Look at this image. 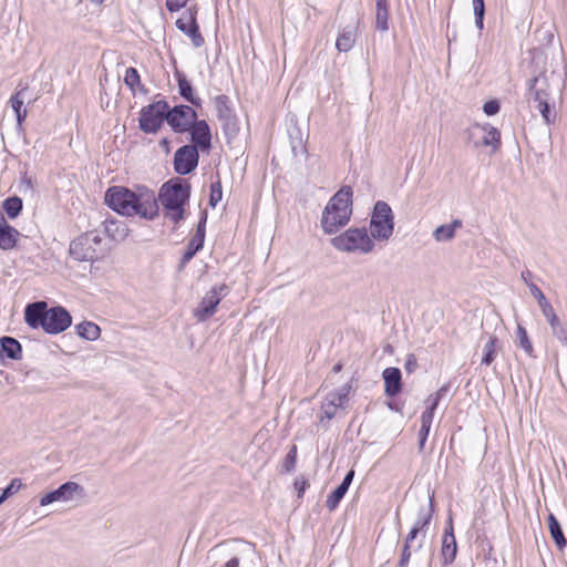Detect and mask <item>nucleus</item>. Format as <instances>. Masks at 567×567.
<instances>
[{
	"instance_id": "nucleus-22",
	"label": "nucleus",
	"mask_w": 567,
	"mask_h": 567,
	"mask_svg": "<svg viewBox=\"0 0 567 567\" xmlns=\"http://www.w3.org/2000/svg\"><path fill=\"white\" fill-rule=\"evenodd\" d=\"M20 233L10 226L3 215L0 214V249L11 250L17 246Z\"/></svg>"
},
{
	"instance_id": "nucleus-19",
	"label": "nucleus",
	"mask_w": 567,
	"mask_h": 567,
	"mask_svg": "<svg viewBox=\"0 0 567 567\" xmlns=\"http://www.w3.org/2000/svg\"><path fill=\"white\" fill-rule=\"evenodd\" d=\"M48 315V305L45 301H37L25 307L24 320L33 329L44 328Z\"/></svg>"
},
{
	"instance_id": "nucleus-40",
	"label": "nucleus",
	"mask_w": 567,
	"mask_h": 567,
	"mask_svg": "<svg viewBox=\"0 0 567 567\" xmlns=\"http://www.w3.org/2000/svg\"><path fill=\"white\" fill-rule=\"evenodd\" d=\"M223 198V188L220 181L210 184L209 205L214 208Z\"/></svg>"
},
{
	"instance_id": "nucleus-4",
	"label": "nucleus",
	"mask_w": 567,
	"mask_h": 567,
	"mask_svg": "<svg viewBox=\"0 0 567 567\" xmlns=\"http://www.w3.org/2000/svg\"><path fill=\"white\" fill-rule=\"evenodd\" d=\"M331 245L346 252L370 254L374 250L375 243L364 227L349 228L343 234L331 239Z\"/></svg>"
},
{
	"instance_id": "nucleus-48",
	"label": "nucleus",
	"mask_w": 567,
	"mask_h": 567,
	"mask_svg": "<svg viewBox=\"0 0 567 567\" xmlns=\"http://www.w3.org/2000/svg\"><path fill=\"white\" fill-rule=\"evenodd\" d=\"M483 110L488 116L495 115L499 111V103L496 100L488 101L484 104Z\"/></svg>"
},
{
	"instance_id": "nucleus-50",
	"label": "nucleus",
	"mask_w": 567,
	"mask_h": 567,
	"mask_svg": "<svg viewBox=\"0 0 567 567\" xmlns=\"http://www.w3.org/2000/svg\"><path fill=\"white\" fill-rule=\"evenodd\" d=\"M404 368H405V371L408 373H413L416 370V368H417V359H416L415 354L410 353L406 357Z\"/></svg>"
},
{
	"instance_id": "nucleus-20",
	"label": "nucleus",
	"mask_w": 567,
	"mask_h": 567,
	"mask_svg": "<svg viewBox=\"0 0 567 567\" xmlns=\"http://www.w3.org/2000/svg\"><path fill=\"white\" fill-rule=\"evenodd\" d=\"M456 554H457V545H456L455 536L453 533L452 518L450 517L449 526L446 527L444 535H443V539H442L441 555H442L443 565L444 566L451 565L455 560Z\"/></svg>"
},
{
	"instance_id": "nucleus-56",
	"label": "nucleus",
	"mask_w": 567,
	"mask_h": 567,
	"mask_svg": "<svg viewBox=\"0 0 567 567\" xmlns=\"http://www.w3.org/2000/svg\"><path fill=\"white\" fill-rule=\"evenodd\" d=\"M353 477H354V471L351 470L346 474L343 481L341 482V485L349 489Z\"/></svg>"
},
{
	"instance_id": "nucleus-10",
	"label": "nucleus",
	"mask_w": 567,
	"mask_h": 567,
	"mask_svg": "<svg viewBox=\"0 0 567 567\" xmlns=\"http://www.w3.org/2000/svg\"><path fill=\"white\" fill-rule=\"evenodd\" d=\"M228 286L225 284L214 286L202 299L198 307L194 310V316L198 321L204 322L216 311L223 297L228 292Z\"/></svg>"
},
{
	"instance_id": "nucleus-35",
	"label": "nucleus",
	"mask_w": 567,
	"mask_h": 567,
	"mask_svg": "<svg viewBox=\"0 0 567 567\" xmlns=\"http://www.w3.org/2000/svg\"><path fill=\"white\" fill-rule=\"evenodd\" d=\"M517 339H518V343H519V347L529 355V357H535L534 355V347H533V343L532 341L529 340V337L527 334V331L526 329L522 326V324H518L517 326Z\"/></svg>"
},
{
	"instance_id": "nucleus-61",
	"label": "nucleus",
	"mask_w": 567,
	"mask_h": 567,
	"mask_svg": "<svg viewBox=\"0 0 567 567\" xmlns=\"http://www.w3.org/2000/svg\"><path fill=\"white\" fill-rule=\"evenodd\" d=\"M93 3L101 4L104 0H91Z\"/></svg>"
},
{
	"instance_id": "nucleus-47",
	"label": "nucleus",
	"mask_w": 567,
	"mask_h": 567,
	"mask_svg": "<svg viewBox=\"0 0 567 567\" xmlns=\"http://www.w3.org/2000/svg\"><path fill=\"white\" fill-rule=\"evenodd\" d=\"M25 89L16 92V94H13L11 96V99H10V103H11V106H12L14 112L23 110L22 106H23L24 101H23V97H22V92Z\"/></svg>"
},
{
	"instance_id": "nucleus-11",
	"label": "nucleus",
	"mask_w": 567,
	"mask_h": 567,
	"mask_svg": "<svg viewBox=\"0 0 567 567\" xmlns=\"http://www.w3.org/2000/svg\"><path fill=\"white\" fill-rule=\"evenodd\" d=\"M351 384L347 383L336 391L329 392L321 403L320 422L331 420L337 415L339 409H343L348 402Z\"/></svg>"
},
{
	"instance_id": "nucleus-25",
	"label": "nucleus",
	"mask_w": 567,
	"mask_h": 567,
	"mask_svg": "<svg viewBox=\"0 0 567 567\" xmlns=\"http://www.w3.org/2000/svg\"><path fill=\"white\" fill-rule=\"evenodd\" d=\"M176 79L178 83V92L183 99L195 106H200L202 100L200 97L194 94V90L189 81L186 79L185 74L182 72H176Z\"/></svg>"
},
{
	"instance_id": "nucleus-52",
	"label": "nucleus",
	"mask_w": 567,
	"mask_h": 567,
	"mask_svg": "<svg viewBox=\"0 0 567 567\" xmlns=\"http://www.w3.org/2000/svg\"><path fill=\"white\" fill-rule=\"evenodd\" d=\"M431 427L421 426L419 431V449L422 451L424 449L427 435L430 433Z\"/></svg>"
},
{
	"instance_id": "nucleus-12",
	"label": "nucleus",
	"mask_w": 567,
	"mask_h": 567,
	"mask_svg": "<svg viewBox=\"0 0 567 567\" xmlns=\"http://www.w3.org/2000/svg\"><path fill=\"white\" fill-rule=\"evenodd\" d=\"M197 120L196 111L188 105H177L167 110L166 121L176 133L188 132Z\"/></svg>"
},
{
	"instance_id": "nucleus-21",
	"label": "nucleus",
	"mask_w": 567,
	"mask_h": 567,
	"mask_svg": "<svg viewBox=\"0 0 567 567\" xmlns=\"http://www.w3.org/2000/svg\"><path fill=\"white\" fill-rule=\"evenodd\" d=\"M254 551V545L249 542L236 539L228 545V554L233 557L225 564V567H239V560Z\"/></svg>"
},
{
	"instance_id": "nucleus-28",
	"label": "nucleus",
	"mask_w": 567,
	"mask_h": 567,
	"mask_svg": "<svg viewBox=\"0 0 567 567\" xmlns=\"http://www.w3.org/2000/svg\"><path fill=\"white\" fill-rule=\"evenodd\" d=\"M375 29L381 32L389 30V1L375 2Z\"/></svg>"
},
{
	"instance_id": "nucleus-15",
	"label": "nucleus",
	"mask_w": 567,
	"mask_h": 567,
	"mask_svg": "<svg viewBox=\"0 0 567 567\" xmlns=\"http://www.w3.org/2000/svg\"><path fill=\"white\" fill-rule=\"evenodd\" d=\"M206 221H207V212L203 210L200 213V218L196 228L195 235L189 240L187 248L181 259V264L178 269L182 270L190 260L199 251L205 241V234H206Z\"/></svg>"
},
{
	"instance_id": "nucleus-27",
	"label": "nucleus",
	"mask_w": 567,
	"mask_h": 567,
	"mask_svg": "<svg viewBox=\"0 0 567 567\" xmlns=\"http://www.w3.org/2000/svg\"><path fill=\"white\" fill-rule=\"evenodd\" d=\"M462 220L454 219L451 224H444L435 228L433 237L436 241H450L455 237L456 229L462 227Z\"/></svg>"
},
{
	"instance_id": "nucleus-58",
	"label": "nucleus",
	"mask_w": 567,
	"mask_h": 567,
	"mask_svg": "<svg viewBox=\"0 0 567 567\" xmlns=\"http://www.w3.org/2000/svg\"><path fill=\"white\" fill-rule=\"evenodd\" d=\"M14 113H16V117H17V122H18V124H19V125H21V124H22V122H23V121L25 120V117H27V110H25V109H23V110H21V111H17V112H14Z\"/></svg>"
},
{
	"instance_id": "nucleus-6",
	"label": "nucleus",
	"mask_w": 567,
	"mask_h": 567,
	"mask_svg": "<svg viewBox=\"0 0 567 567\" xmlns=\"http://www.w3.org/2000/svg\"><path fill=\"white\" fill-rule=\"evenodd\" d=\"M394 214L391 206L383 200H378L371 214L370 236L373 240L386 241L393 235Z\"/></svg>"
},
{
	"instance_id": "nucleus-43",
	"label": "nucleus",
	"mask_w": 567,
	"mask_h": 567,
	"mask_svg": "<svg viewBox=\"0 0 567 567\" xmlns=\"http://www.w3.org/2000/svg\"><path fill=\"white\" fill-rule=\"evenodd\" d=\"M21 487H22L21 480L13 478L11 481V483L3 489L2 494L0 495V499H2V503L10 496L14 495Z\"/></svg>"
},
{
	"instance_id": "nucleus-49",
	"label": "nucleus",
	"mask_w": 567,
	"mask_h": 567,
	"mask_svg": "<svg viewBox=\"0 0 567 567\" xmlns=\"http://www.w3.org/2000/svg\"><path fill=\"white\" fill-rule=\"evenodd\" d=\"M188 0H166V8L169 12L181 10L186 6Z\"/></svg>"
},
{
	"instance_id": "nucleus-14",
	"label": "nucleus",
	"mask_w": 567,
	"mask_h": 567,
	"mask_svg": "<svg viewBox=\"0 0 567 567\" xmlns=\"http://www.w3.org/2000/svg\"><path fill=\"white\" fill-rule=\"evenodd\" d=\"M72 324L70 312L61 307L48 309V315L43 330L49 334H58L65 331Z\"/></svg>"
},
{
	"instance_id": "nucleus-41",
	"label": "nucleus",
	"mask_w": 567,
	"mask_h": 567,
	"mask_svg": "<svg viewBox=\"0 0 567 567\" xmlns=\"http://www.w3.org/2000/svg\"><path fill=\"white\" fill-rule=\"evenodd\" d=\"M185 33L190 37L192 42L196 48H199L204 44V38L199 32V27L196 21H192V25H189L188 31Z\"/></svg>"
},
{
	"instance_id": "nucleus-59",
	"label": "nucleus",
	"mask_w": 567,
	"mask_h": 567,
	"mask_svg": "<svg viewBox=\"0 0 567 567\" xmlns=\"http://www.w3.org/2000/svg\"><path fill=\"white\" fill-rule=\"evenodd\" d=\"M475 25L478 30L484 28V14L475 16Z\"/></svg>"
},
{
	"instance_id": "nucleus-2",
	"label": "nucleus",
	"mask_w": 567,
	"mask_h": 567,
	"mask_svg": "<svg viewBox=\"0 0 567 567\" xmlns=\"http://www.w3.org/2000/svg\"><path fill=\"white\" fill-rule=\"evenodd\" d=\"M352 188L343 186L330 198L321 217V227L326 234H334L349 223L352 215Z\"/></svg>"
},
{
	"instance_id": "nucleus-54",
	"label": "nucleus",
	"mask_w": 567,
	"mask_h": 567,
	"mask_svg": "<svg viewBox=\"0 0 567 567\" xmlns=\"http://www.w3.org/2000/svg\"><path fill=\"white\" fill-rule=\"evenodd\" d=\"M449 391V385L447 384H444L442 385L433 396L430 398V400H432V402H436V405L439 404V401Z\"/></svg>"
},
{
	"instance_id": "nucleus-45",
	"label": "nucleus",
	"mask_w": 567,
	"mask_h": 567,
	"mask_svg": "<svg viewBox=\"0 0 567 567\" xmlns=\"http://www.w3.org/2000/svg\"><path fill=\"white\" fill-rule=\"evenodd\" d=\"M435 409L436 402H431L430 406L421 415V426L431 427Z\"/></svg>"
},
{
	"instance_id": "nucleus-26",
	"label": "nucleus",
	"mask_w": 567,
	"mask_h": 567,
	"mask_svg": "<svg viewBox=\"0 0 567 567\" xmlns=\"http://www.w3.org/2000/svg\"><path fill=\"white\" fill-rule=\"evenodd\" d=\"M355 25H347L344 27L336 41V48L339 52H348L350 51L355 42Z\"/></svg>"
},
{
	"instance_id": "nucleus-37",
	"label": "nucleus",
	"mask_w": 567,
	"mask_h": 567,
	"mask_svg": "<svg viewBox=\"0 0 567 567\" xmlns=\"http://www.w3.org/2000/svg\"><path fill=\"white\" fill-rule=\"evenodd\" d=\"M497 344V337L491 336L488 342L484 347V355L482 359L483 364L489 365L494 361Z\"/></svg>"
},
{
	"instance_id": "nucleus-62",
	"label": "nucleus",
	"mask_w": 567,
	"mask_h": 567,
	"mask_svg": "<svg viewBox=\"0 0 567 567\" xmlns=\"http://www.w3.org/2000/svg\"><path fill=\"white\" fill-rule=\"evenodd\" d=\"M2 504V499H0V505Z\"/></svg>"
},
{
	"instance_id": "nucleus-8",
	"label": "nucleus",
	"mask_w": 567,
	"mask_h": 567,
	"mask_svg": "<svg viewBox=\"0 0 567 567\" xmlns=\"http://www.w3.org/2000/svg\"><path fill=\"white\" fill-rule=\"evenodd\" d=\"M548 87L549 84L545 75L535 76L529 81L528 101L540 112L546 124H550L555 120V115L551 116Z\"/></svg>"
},
{
	"instance_id": "nucleus-13",
	"label": "nucleus",
	"mask_w": 567,
	"mask_h": 567,
	"mask_svg": "<svg viewBox=\"0 0 567 567\" xmlns=\"http://www.w3.org/2000/svg\"><path fill=\"white\" fill-rule=\"evenodd\" d=\"M199 154L194 145L179 147L174 155V169L179 175L192 173L198 165Z\"/></svg>"
},
{
	"instance_id": "nucleus-31",
	"label": "nucleus",
	"mask_w": 567,
	"mask_h": 567,
	"mask_svg": "<svg viewBox=\"0 0 567 567\" xmlns=\"http://www.w3.org/2000/svg\"><path fill=\"white\" fill-rule=\"evenodd\" d=\"M23 207L22 199L18 196H12L3 200L2 208L9 218L14 219L19 216Z\"/></svg>"
},
{
	"instance_id": "nucleus-32",
	"label": "nucleus",
	"mask_w": 567,
	"mask_h": 567,
	"mask_svg": "<svg viewBox=\"0 0 567 567\" xmlns=\"http://www.w3.org/2000/svg\"><path fill=\"white\" fill-rule=\"evenodd\" d=\"M221 122V128L226 137L229 140L234 138L239 132V124L236 115L226 116L219 120Z\"/></svg>"
},
{
	"instance_id": "nucleus-24",
	"label": "nucleus",
	"mask_w": 567,
	"mask_h": 567,
	"mask_svg": "<svg viewBox=\"0 0 567 567\" xmlns=\"http://www.w3.org/2000/svg\"><path fill=\"white\" fill-rule=\"evenodd\" d=\"M2 354L11 360H20L22 357L21 343L12 337H2L0 339V358Z\"/></svg>"
},
{
	"instance_id": "nucleus-34",
	"label": "nucleus",
	"mask_w": 567,
	"mask_h": 567,
	"mask_svg": "<svg viewBox=\"0 0 567 567\" xmlns=\"http://www.w3.org/2000/svg\"><path fill=\"white\" fill-rule=\"evenodd\" d=\"M548 323L550 326L553 334L563 343L567 344V323L560 321L558 316L551 318V320H549Z\"/></svg>"
},
{
	"instance_id": "nucleus-57",
	"label": "nucleus",
	"mask_w": 567,
	"mask_h": 567,
	"mask_svg": "<svg viewBox=\"0 0 567 567\" xmlns=\"http://www.w3.org/2000/svg\"><path fill=\"white\" fill-rule=\"evenodd\" d=\"M532 277H533V274L529 271V270H524L522 274H520V278L528 286V284H534L532 281Z\"/></svg>"
},
{
	"instance_id": "nucleus-55",
	"label": "nucleus",
	"mask_w": 567,
	"mask_h": 567,
	"mask_svg": "<svg viewBox=\"0 0 567 567\" xmlns=\"http://www.w3.org/2000/svg\"><path fill=\"white\" fill-rule=\"evenodd\" d=\"M295 486L298 491V497H302L305 491H306V487L308 486V482L306 480H297L295 482Z\"/></svg>"
},
{
	"instance_id": "nucleus-7",
	"label": "nucleus",
	"mask_w": 567,
	"mask_h": 567,
	"mask_svg": "<svg viewBox=\"0 0 567 567\" xmlns=\"http://www.w3.org/2000/svg\"><path fill=\"white\" fill-rule=\"evenodd\" d=\"M434 513V496L430 495L427 499V504L424 502L419 506L417 519L415 520L412 529L406 535L404 546L402 548L401 558L399 561L400 567L408 566L411 558V548L413 542L416 539L417 535L423 532V529L430 524L432 516Z\"/></svg>"
},
{
	"instance_id": "nucleus-53",
	"label": "nucleus",
	"mask_w": 567,
	"mask_h": 567,
	"mask_svg": "<svg viewBox=\"0 0 567 567\" xmlns=\"http://www.w3.org/2000/svg\"><path fill=\"white\" fill-rule=\"evenodd\" d=\"M474 16L485 14L484 0H472Z\"/></svg>"
},
{
	"instance_id": "nucleus-36",
	"label": "nucleus",
	"mask_w": 567,
	"mask_h": 567,
	"mask_svg": "<svg viewBox=\"0 0 567 567\" xmlns=\"http://www.w3.org/2000/svg\"><path fill=\"white\" fill-rule=\"evenodd\" d=\"M347 492H348V488H346L344 486H342L340 484L333 492H331L328 495V497L326 499L327 508L329 511L336 509Z\"/></svg>"
},
{
	"instance_id": "nucleus-5",
	"label": "nucleus",
	"mask_w": 567,
	"mask_h": 567,
	"mask_svg": "<svg viewBox=\"0 0 567 567\" xmlns=\"http://www.w3.org/2000/svg\"><path fill=\"white\" fill-rule=\"evenodd\" d=\"M69 252L78 261H94L105 252L103 238L96 230L86 231L71 241Z\"/></svg>"
},
{
	"instance_id": "nucleus-29",
	"label": "nucleus",
	"mask_w": 567,
	"mask_h": 567,
	"mask_svg": "<svg viewBox=\"0 0 567 567\" xmlns=\"http://www.w3.org/2000/svg\"><path fill=\"white\" fill-rule=\"evenodd\" d=\"M75 328L78 334L85 340L94 341L99 339L101 336L100 327L92 321H83L79 323Z\"/></svg>"
},
{
	"instance_id": "nucleus-9",
	"label": "nucleus",
	"mask_w": 567,
	"mask_h": 567,
	"mask_svg": "<svg viewBox=\"0 0 567 567\" xmlns=\"http://www.w3.org/2000/svg\"><path fill=\"white\" fill-rule=\"evenodd\" d=\"M167 110L168 104L163 100L144 106L140 116L141 130L145 133H156L166 120Z\"/></svg>"
},
{
	"instance_id": "nucleus-46",
	"label": "nucleus",
	"mask_w": 567,
	"mask_h": 567,
	"mask_svg": "<svg viewBox=\"0 0 567 567\" xmlns=\"http://www.w3.org/2000/svg\"><path fill=\"white\" fill-rule=\"evenodd\" d=\"M543 316L547 319V321L551 320V318L557 317L555 309L551 303L546 299L538 303Z\"/></svg>"
},
{
	"instance_id": "nucleus-42",
	"label": "nucleus",
	"mask_w": 567,
	"mask_h": 567,
	"mask_svg": "<svg viewBox=\"0 0 567 567\" xmlns=\"http://www.w3.org/2000/svg\"><path fill=\"white\" fill-rule=\"evenodd\" d=\"M124 83L131 89L134 90L135 86L140 85V74L135 68H127L124 76Z\"/></svg>"
},
{
	"instance_id": "nucleus-18",
	"label": "nucleus",
	"mask_w": 567,
	"mask_h": 567,
	"mask_svg": "<svg viewBox=\"0 0 567 567\" xmlns=\"http://www.w3.org/2000/svg\"><path fill=\"white\" fill-rule=\"evenodd\" d=\"M190 141L192 145L196 146L197 150L208 151L212 146V133L209 125L205 120L195 121L190 128Z\"/></svg>"
},
{
	"instance_id": "nucleus-23",
	"label": "nucleus",
	"mask_w": 567,
	"mask_h": 567,
	"mask_svg": "<svg viewBox=\"0 0 567 567\" xmlns=\"http://www.w3.org/2000/svg\"><path fill=\"white\" fill-rule=\"evenodd\" d=\"M382 375L384 380L385 394L391 398L398 395L402 390V375L400 369L392 367L386 368Z\"/></svg>"
},
{
	"instance_id": "nucleus-3",
	"label": "nucleus",
	"mask_w": 567,
	"mask_h": 567,
	"mask_svg": "<svg viewBox=\"0 0 567 567\" xmlns=\"http://www.w3.org/2000/svg\"><path fill=\"white\" fill-rule=\"evenodd\" d=\"M190 196V184L181 178H174L159 189L158 200L161 202L165 217L178 224L184 219V206Z\"/></svg>"
},
{
	"instance_id": "nucleus-17",
	"label": "nucleus",
	"mask_w": 567,
	"mask_h": 567,
	"mask_svg": "<svg viewBox=\"0 0 567 567\" xmlns=\"http://www.w3.org/2000/svg\"><path fill=\"white\" fill-rule=\"evenodd\" d=\"M76 493H83V487L75 482H66L59 486L56 489L42 496L40 498V505L47 506L53 502L70 501Z\"/></svg>"
},
{
	"instance_id": "nucleus-1",
	"label": "nucleus",
	"mask_w": 567,
	"mask_h": 567,
	"mask_svg": "<svg viewBox=\"0 0 567 567\" xmlns=\"http://www.w3.org/2000/svg\"><path fill=\"white\" fill-rule=\"evenodd\" d=\"M105 202L110 208L124 216H140L154 219L158 215V200L147 187L133 192L126 187L113 186L106 190Z\"/></svg>"
},
{
	"instance_id": "nucleus-44",
	"label": "nucleus",
	"mask_w": 567,
	"mask_h": 567,
	"mask_svg": "<svg viewBox=\"0 0 567 567\" xmlns=\"http://www.w3.org/2000/svg\"><path fill=\"white\" fill-rule=\"evenodd\" d=\"M192 21H196V12H192L188 10L187 16H184L176 21V27L182 32H187L189 29V25H192Z\"/></svg>"
},
{
	"instance_id": "nucleus-51",
	"label": "nucleus",
	"mask_w": 567,
	"mask_h": 567,
	"mask_svg": "<svg viewBox=\"0 0 567 567\" xmlns=\"http://www.w3.org/2000/svg\"><path fill=\"white\" fill-rule=\"evenodd\" d=\"M528 288L532 296L537 300L538 303L546 299L544 292L535 284H528Z\"/></svg>"
},
{
	"instance_id": "nucleus-39",
	"label": "nucleus",
	"mask_w": 567,
	"mask_h": 567,
	"mask_svg": "<svg viewBox=\"0 0 567 567\" xmlns=\"http://www.w3.org/2000/svg\"><path fill=\"white\" fill-rule=\"evenodd\" d=\"M297 463V445H292L282 462V472L290 473L295 470Z\"/></svg>"
},
{
	"instance_id": "nucleus-38",
	"label": "nucleus",
	"mask_w": 567,
	"mask_h": 567,
	"mask_svg": "<svg viewBox=\"0 0 567 567\" xmlns=\"http://www.w3.org/2000/svg\"><path fill=\"white\" fill-rule=\"evenodd\" d=\"M105 231L114 240L123 239L127 235L126 229L124 227L121 228L115 220L105 221Z\"/></svg>"
},
{
	"instance_id": "nucleus-16",
	"label": "nucleus",
	"mask_w": 567,
	"mask_h": 567,
	"mask_svg": "<svg viewBox=\"0 0 567 567\" xmlns=\"http://www.w3.org/2000/svg\"><path fill=\"white\" fill-rule=\"evenodd\" d=\"M468 140L474 137H481L478 142H475V146H493L497 148L501 144V133L497 128L491 125L474 124L466 130Z\"/></svg>"
},
{
	"instance_id": "nucleus-30",
	"label": "nucleus",
	"mask_w": 567,
	"mask_h": 567,
	"mask_svg": "<svg viewBox=\"0 0 567 567\" xmlns=\"http://www.w3.org/2000/svg\"><path fill=\"white\" fill-rule=\"evenodd\" d=\"M548 528H549L550 536L554 539L557 547L559 549H563L566 546L567 542L564 536L561 526H560L559 522L557 520V518L554 516V514H549V516H548Z\"/></svg>"
},
{
	"instance_id": "nucleus-33",
	"label": "nucleus",
	"mask_w": 567,
	"mask_h": 567,
	"mask_svg": "<svg viewBox=\"0 0 567 567\" xmlns=\"http://www.w3.org/2000/svg\"><path fill=\"white\" fill-rule=\"evenodd\" d=\"M215 105L217 111L218 120L225 118L226 116L234 115V112L229 105V97L227 95H218L215 99Z\"/></svg>"
},
{
	"instance_id": "nucleus-60",
	"label": "nucleus",
	"mask_w": 567,
	"mask_h": 567,
	"mask_svg": "<svg viewBox=\"0 0 567 567\" xmlns=\"http://www.w3.org/2000/svg\"><path fill=\"white\" fill-rule=\"evenodd\" d=\"M341 370H342V364H341V363H337V364L332 368V371H333L334 373H339Z\"/></svg>"
}]
</instances>
